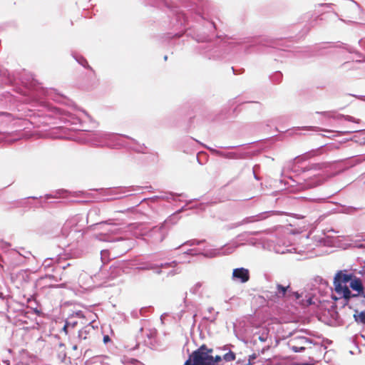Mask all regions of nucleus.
<instances>
[{
    "label": "nucleus",
    "mask_w": 365,
    "mask_h": 365,
    "mask_svg": "<svg viewBox=\"0 0 365 365\" xmlns=\"http://www.w3.org/2000/svg\"><path fill=\"white\" fill-rule=\"evenodd\" d=\"M207 312L209 313V315L205 316V319H206L210 322H214L216 320L219 312H215L214 308L211 307L207 308Z\"/></svg>",
    "instance_id": "23"
},
{
    "label": "nucleus",
    "mask_w": 365,
    "mask_h": 365,
    "mask_svg": "<svg viewBox=\"0 0 365 365\" xmlns=\"http://www.w3.org/2000/svg\"><path fill=\"white\" fill-rule=\"evenodd\" d=\"M311 344V341L303 336H297L292 337L288 342V346L291 350L295 353L304 351L307 345Z\"/></svg>",
    "instance_id": "9"
},
{
    "label": "nucleus",
    "mask_w": 365,
    "mask_h": 365,
    "mask_svg": "<svg viewBox=\"0 0 365 365\" xmlns=\"http://www.w3.org/2000/svg\"><path fill=\"white\" fill-rule=\"evenodd\" d=\"M266 296L270 300L277 302L285 297L294 299L297 301L299 300L302 294L297 292H293L290 285L283 286L280 284H277L275 291L269 292Z\"/></svg>",
    "instance_id": "8"
},
{
    "label": "nucleus",
    "mask_w": 365,
    "mask_h": 365,
    "mask_svg": "<svg viewBox=\"0 0 365 365\" xmlns=\"http://www.w3.org/2000/svg\"><path fill=\"white\" fill-rule=\"evenodd\" d=\"M7 297L6 295H5L3 292H0V299H2V300H5V299H7Z\"/></svg>",
    "instance_id": "48"
},
{
    "label": "nucleus",
    "mask_w": 365,
    "mask_h": 365,
    "mask_svg": "<svg viewBox=\"0 0 365 365\" xmlns=\"http://www.w3.org/2000/svg\"><path fill=\"white\" fill-rule=\"evenodd\" d=\"M90 140V134L88 133H81L77 137V140L81 143H88Z\"/></svg>",
    "instance_id": "27"
},
{
    "label": "nucleus",
    "mask_w": 365,
    "mask_h": 365,
    "mask_svg": "<svg viewBox=\"0 0 365 365\" xmlns=\"http://www.w3.org/2000/svg\"><path fill=\"white\" fill-rule=\"evenodd\" d=\"M222 353L220 355L215 356H220L221 360L223 359L226 362H230L235 359V354L230 350L227 346H225L220 349Z\"/></svg>",
    "instance_id": "18"
},
{
    "label": "nucleus",
    "mask_w": 365,
    "mask_h": 365,
    "mask_svg": "<svg viewBox=\"0 0 365 365\" xmlns=\"http://www.w3.org/2000/svg\"><path fill=\"white\" fill-rule=\"evenodd\" d=\"M47 262V260L44 261V264H43L45 265V267H46V266H48V265H49V264H48V262Z\"/></svg>",
    "instance_id": "62"
},
{
    "label": "nucleus",
    "mask_w": 365,
    "mask_h": 365,
    "mask_svg": "<svg viewBox=\"0 0 365 365\" xmlns=\"http://www.w3.org/2000/svg\"><path fill=\"white\" fill-rule=\"evenodd\" d=\"M282 77V73L280 72H277L276 73L274 76L272 77V81H279L280 78Z\"/></svg>",
    "instance_id": "40"
},
{
    "label": "nucleus",
    "mask_w": 365,
    "mask_h": 365,
    "mask_svg": "<svg viewBox=\"0 0 365 365\" xmlns=\"http://www.w3.org/2000/svg\"><path fill=\"white\" fill-rule=\"evenodd\" d=\"M202 282H197L195 283L190 289V292L192 294H194V295H199V296H202V292H201V289H202Z\"/></svg>",
    "instance_id": "25"
},
{
    "label": "nucleus",
    "mask_w": 365,
    "mask_h": 365,
    "mask_svg": "<svg viewBox=\"0 0 365 365\" xmlns=\"http://www.w3.org/2000/svg\"><path fill=\"white\" fill-rule=\"evenodd\" d=\"M83 194V192H70L65 189H60L55 191L53 195L52 194H46L45 195L46 199L50 198H58V197H81Z\"/></svg>",
    "instance_id": "13"
},
{
    "label": "nucleus",
    "mask_w": 365,
    "mask_h": 365,
    "mask_svg": "<svg viewBox=\"0 0 365 365\" xmlns=\"http://www.w3.org/2000/svg\"><path fill=\"white\" fill-rule=\"evenodd\" d=\"M258 339L262 342H266L268 339V331H264L258 336Z\"/></svg>",
    "instance_id": "32"
},
{
    "label": "nucleus",
    "mask_w": 365,
    "mask_h": 365,
    "mask_svg": "<svg viewBox=\"0 0 365 365\" xmlns=\"http://www.w3.org/2000/svg\"><path fill=\"white\" fill-rule=\"evenodd\" d=\"M111 241L119 242V244L117 245V247H120L122 249V250H121L122 254L127 252L134 245V243L133 241L129 240H124L122 238L112 240Z\"/></svg>",
    "instance_id": "19"
},
{
    "label": "nucleus",
    "mask_w": 365,
    "mask_h": 365,
    "mask_svg": "<svg viewBox=\"0 0 365 365\" xmlns=\"http://www.w3.org/2000/svg\"><path fill=\"white\" fill-rule=\"evenodd\" d=\"M271 212H261L256 215H252V216L245 217L242 220L233 224L232 227H240V226L245 225V224L253 223V222L263 220L266 219L267 217H268V216L269 215V213H271Z\"/></svg>",
    "instance_id": "12"
},
{
    "label": "nucleus",
    "mask_w": 365,
    "mask_h": 365,
    "mask_svg": "<svg viewBox=\"0 0 365 365\" xmlns=\"http://www.w3.org/2000/svg\"><path fill=\"white\" fill-rule=\"evenodd\" d=\"M19 203H23L21 205L22 206H25V207H27L28 206V204L26 202L24 201V202H20Z\"/></svg>",
    "instance_id": "56"
},
{
    "label": "nucleus",
    "mask_w": 365,
    "mask_h": 365,
    "mask_svg": "<svg viewBox=\"0 0 365 365\" xmlns=\"http://www.w3.org/2000/svg\"><path fill=\"white\" fill-rule=\"evenodd\" d=\"M113 269H116L118 273L120 271L124 273H129L130 269H131V264L128 262H123Z\"/></svg>",
    "instance_id": "21"
},
{
    "label": "nucleus",
    "mask_w": 365,
    "mask_h": 365,
    "mask_svg": "<svg viewBox=\"0 0 365 365\" xmlns=\"http://www.w3.org/2000/svg\"><path fill=\"white\" fill-rule=\"evenodd\" d=\"M156 334L157 331L155 329H149L146 332V334L150 339H154L156 336Z\"/></svg>",
    "instance_id": "35"
},
{
    "label": "nucleus",
    "mask_w": 365,
    "mask_h": 365,
    "mask_svg": "<svg viewBox=\"0 0 365 365\" xmlns=\"http://www.w3.org/2000/svg\"><path fill=\"white\" fill-rule=\"evenodd\" d=\"M335 292L346 301L364 294L362 279L351 274H344L339 271L334 279Z\"/></svg>",
    "instance_id": "3"
},
{
    "label": "nucleus",
    "mask_w": 365,
    "mask_h": 365,
    "mask_svg": "<svg viewBox=\"0 0 365 365\" xmlns=\"http://www.w3.org/2000/svg\"><path fill=\"white\" fill-rule=\"evenodd\" d=\"M203 242H204V240H192L187 241L182 245H187L190 246L197 245L201 244Z\"/></svg>",
    "instance_id": "31"
},
{
    "label": "nucleus",
    "mask_w": 365,
    "mask_h": 365,
    "mask_svg": "<svg viewBox=\"0 0 365 365\" xmlns=\"http://www.w3.org/2000/svg\"><path fill=\"white\" fill-rule=\"evenodd\" d=\"M1 245H0V247H2V248H6V247H8L10 246V244L8 243V242H1Z\"/></svg>",
    "instance_id": "46"
},
{
    "label": "nucleus",
    "mask_w": 365,
    "mask_h": 365,
    "mask_svg": "<svg viewBox=\"0 0 365 365\" xmlns=\"http://www.w3.org/2000/svg\"><path fill=\"white\" fill-rule=\"evenodd\" d=\"M88 351H89V349H86V351H85V354H88Z\"/></svg>",
    "instance_id": "63"
},
{
    "label": "nucleus",
    "mask_w": 365,
    "mask_h": 365,
    "mask_svg": "<svg viewBox=\"0 0 365 365\" xmlns=\"http://www.w3.org/2000/svg\"><path fill=\"white\" fill-rule=\"evenodd\" d=\"M47 262V260L44 261V264H43L45 265V267H46V266H48V265H49V264H48V262Z\"/></svg>",
    "instance_id": "61"
},
{
    "label": "nucleus",
    "mask_w": 365,
    "mask_h": 365,
    "mask_svg": "<svg viewBox=\"0 0 365 365\" xmlns=\"http://www.w3.org/2000/svg\"><path fill=\"white\" fill-rule=\"evenodd\" d=\"M212 153L217 155V156H220V157H223V158H228V159H240V158H242V155L240 154V153H235V152H222V151H220V150H216V149H214V148H207Z\"/></svg>",
    "instance_id": "15"
},
{
    "label": "nucleus",
    "mask_w": 365,
    "mask_h": 365,
    "mask_svg": "<svg viewBox=\"0 0 365 365\" xmlns=\"http://www.w3.org/2000/svg\"><path fill=\"white\" fill-rule=\"evenodd\" d=\"M72 56L83 68H89L87 60L83 56L77 53H72Z\"/></svg>",
    "instance_id": "22"
},
{
    "label": "nucleus",
    "mask_w": 365,
    "mask_h": 365,
    "mask_svg": "<svg viewBox=\"0 0 365 365\" xmlns=\"http://www.w3.org/2000/svg\"><path fill=\"white\" fill-rule=\"evenodd\" d=\"M315 185H314V184H312L311 182H307L306 186H307V187H313V186H315Z\"/></svg>",
    "instance_id": "55"
},
{
    "label": "nucleus",
    "mask_w": 365,
    "mask_h": 365,
    "mask_svg": "<svg viewBox=\"0 0 365 365\" xmlns=\"http://www.w3.org/2000/svg\"><path fill=\"white\" fill-rule=\"evenodd\" d=\"M359 274H360L359 277L362 279V283L365 284V266L359 272Z\"/></svg>",
    "instance_id": "37"
},
{
    "label": "nucleus",
    "mask_w": 365,
    "mask_h": 365,
    "mask_svg": "<svg viewBox=\"0 0 365 365\" xmlns=\"http://www.w3.org/2000/svg\"><path fill=\"white\" fill-rule=\"evenodd\" d=\"M210 24H211V25H212V26L213 28H215V24H214L213 22H211Z\"/></svg>",
    "instance_id": "64"
},
{
    "label": "nucleus",
    "mask_w": 365,
    "mask_h": 365,
    "mask_svg": "<svg viewBox=\"0 0 365 365\" xmlns=\"http://www.w3.org/2000/svg\"><path fill=\"white\" fill-rule=\"evenodd\" d=\"M287 247L288 246H285L284 245H281L279 243H277L274 246L273 250L277 254H285L291 252V249Z\"/></svg>",
    "instance_id": "24"
},
{
    "label": "nucleus",
    "mask_w": 365,
    "mask_h": 365,
    "mask_svg": "<svg viewBox=\"0 0 365 365\" xmlns=\"http://www.w3.org/2000/svg\"><path fill=\"white\" fill-rule=\"evenodd\" d=\"M28 302L32 305V303H34L36 304V301L35 300H33L31 299H28ZM31 308L33 309L34 312L38 315H39L41 314V311L39 309H38L37 307H33L32 306H31Z\"/></svg>",
    "instance_id": "34"
},
{
    "label": "nucleus",
    "mask_w": 365,
    "mask_h": 365,
    "mask_svg": "<svg viewBox=\"0 0 365 365\" xmlns=\"http://www.w3.org/2000/svg\"><path fill=\"white\" fill-rule=\"evenodd\" d=\"M187 293L185 292V297H184V303H187Z\"/></svg>",
    "instance_id": "57"
},
{
    "label": "nucleus",
    "mask_w": 365,
    "mask_h": 365,
    "mask_svg": "<svg viewBox=\"0 0 365 365\" xmlns=\"http://www.w3.org/2000/svg\"><path fill=\"white\" fill-rule=\"evenodd\" d=\"M91 279V277L89 276L87 273H82L80 274L78 282L81 288L82 289V292L83 291H90L91 289V284L90 283V280Z\"/></svg>",
    "instance_id": "17"
},
{
    "label": "nucleus",
    "mask_w": 365,
    "mask_h": 365,
    "mask_svg": "<svg viewBox=\"0 0 365 365\" xmlns=\"http://www.w3.org/2000/svg\"><path fill=\"white\" fill-rule=\"evenodd\" d=\"M88 217L76 215L63 224L61 234L57 237L58 247L63 250V253L58 255V263L62 259L78 257L84 252L90 228L86 227Z\"/></svg>",
    "instance_id": "1"
},
{
    "label": "nucleus",
    "mask_w": 365,
    "mask_h": 365,
    "mask_svg": "<svg viewBox=\"0 0 365 365\" xmlns=\"http://www.w3.org/2000/svg\"><path fill=\"white\" fill-rule=\"evenodd\" d=\"M359 43L360 44V46L364 48L365 49V39H361L359 41Z\"/></svg>",
    "instance_id": "47"
},
{
    "label": "nucleus",
    "mask_w": 365,
    "mask_h": 365,
    "mask_svg": "<svg viewBox=\"0 0 365 365\" xmlns=\"http://www.w3.org/2000/svg\"><path fill=\"white\" fill-rule=\"evenodd\" d=\"M70 265H71V264L68 263L67 264L61 265V267L62 269H66V267H67Z\"/></svg>",
    "instance_id": "53"
},
{
    "label": "nucleus",
    "mask_w": 365,
    "mask_h": 365,
    "mask_svg": "<svg viewBox=\"0 0 365 365\" xmlns=\"http://www.w3.org/2000/svg\"><path fill=\"white\" fill-rule=\"evenodd\" d=\"M77 321H76L73 317L68 318L66 320L64 327H63V330L67 333L68 327L73 328L77 324Z\"/></svg>",
    "instance_id": "26"
},
{
    "label": "nucleus",
    "mask_w": 365,
    "mask_h": 365,
    "mask_svg": "<svg viewBox=\"0 0 365 365\" xmlns=\"http://www.w3.org/2000/svg\"><path fill=\"white\" fill-rule=\"evenodd\" d=\"M120 193L123 194V196H128L131 195L130 190L126 188L122 189Z\"/></svg>",
    "instance_id": "42"
},
{
    "label": "nucleus",
    "mask_w": 365,
    "mask_h": 365,
    "mask_svg": "<svg viewBox=\"0 0 365 365\" xmlns=\"http://www.w3.org/2000/svg\"><path fill=\"white\" fill-rule=\"evenodd\" d=\"M232 279L236 282L245 283L250 279V272L244 267L234 269Z\"/></svg>",
    "instance_id": "11"
},
{
    "label": "nucleus",
    "mask_w": 365,
    "mask_h": 365,
    "mask_svg": "<svg viewBox=\"0 0 365 365\" xmlns=\"http://www.w3.org/2000/svg\"><path fill=\"white\" fill-rule=\"evenodd\" d=\"M91 338V322L78 331V339L82 346L90 345Z\"/></svg>",
    "instance_id": "10"
},
{
    "label": "nucleus",
    "mask_w": 365,
    "mask_h": 365,
    "mask_svg": "<svg viewBox=\"0 0 365 365\" xmlns=\"http://www.w3.org/2000/svg\"><path fill=\"white\" fill-rule=\"evenodd\" d=\"M197 41H208L207 39V37H202V38H197Z\"/></svg>",
    "instance_id": "49"
},
{
    "label": "nucleus",
    "mask_w": 365,
    "mask_h": 365,
    "mask_svg": "<svg viewBox=\"0 0 365 365\" xmlns=\"http://www.w3.org/2000/svg\"><path fill=\"white\" fill-rule=\"evenodd\" d=\"M94 145L107 146L113 148L128 146L139 153H144L146 149L143 144L138 143L135 140L129 136L103 131H93V146Z\"/></svg>",
    "instance_id": "2"
},
{
    "label": "nucleus",
    "mask_w": 365,
    "mask_h": 365,
    "mask_svg": "<svg viewBox=\"0 0 365 365\" xmlns=\"http://www.w3.org/2000/svg\"><path fill=\"white\" fill-rule=\"evenodd\" d=\"M21 83L25 88L33 89L36 86V81L32 75L26 81L21 75L16 76L14 73H11L7 69L0 68V86H15Z\"/></svg>",
    "instance_id": "7"
},
{
    "label": "nucleus",
    "mask_w": 365,
    "mask_h": 365,
    "mask_svg": "<svg viewBox=\"0 0 365 365\" xmlns=\"http://www.w3.org/2000/svg\"><path fill=\"white\" fill-rule=\"evenodd\" d=\"M212 352V349L202 345L189 356L184 365H215L221 361L220 356H213Z\"/></svg>",
    "instance_id": "6"
},
{
    "label": "nucleus",
    "mask_w": 365,
    "mask_h": 365,
    "mask_svg": "<svg viewBox=\"0 0 365 365\" xmlns=\"http://www.w3.org/2000/svg\"><path fill=\"white\" fill-rule=\"evenodd\" d=\"M108 253H109V252L107 250H103L101 251V259L104 263H105V261L106 260V257H108Z\"/></svg>",
    "instance_id": "38"
},
{
    "label": "nucleus",
    "mask_w": 365,
    "mask_h": 365,
    "mask_svg": "<svg viewBox=\"0 0 365 365\" xmlns=\"http://www.w3.org/2000/svg\"><path fill=\"white\" fill-rule=\"evenodd\" d=\"M259 232H243L237 236L236 240H232L230 242L226 244L219 249H213L209 250H205L202 252L197 249H190L185 252V255H188L191 256H195L198 255H203L207 257H214L220 255H225L233 253L235 250L242 245H244L245 243H239L238 241H247L249 244L254 245V242L252 240H247V236L249 235H257Z\"/></svg>",
    "instance_id": "4"
},
{
    "label": "nucleus",
    "mask_w": 365,
    "mask_h": 365,
    "mask_svg": "<svg viewBox=\"0 0 365 365\" xmlns=\"http://www.w3.org/2000/svg\"><path fill=\"white\" fill-rule=\"evenodd\" d=\"M66 357V353L65 351V345L62 343L59 344L58 358L61 361H64Z\"/></svg>",
    "instance_id": "28"
},
{
    "label": "nucleus",
    "mask_w": 365,
    "mask_h": 365,
    "mask_svg": "<svg viewBox=\"0 0 365 365\" xmlns=\"http://www.w3.org/2000/svg\"><path fill=\"white\" fill-rule=\"evenodd\" d=\"M341 118H344V120H346L347 121L354 122V123H359L358 120H356L354 117H352L351 115H339L338 117V119H340Z\"/></svg>",
    "instance_id": "33"
},
{
    "label": "nucleus",
    "mask_w": 365,
    "mask_h": 365,
    "mask_svg": "<svg viewBox=\"0 0 365 365\" xmlns=\"http://www.w3.org/2000/svg\"><path fill=\"white\" fill-rule=\"evenodd\" d=\"M177 272H175L174 270H171L169 272H168V276H173V275L175 274Z\"/></svg>",
    "instance_id": "51"
},
{
    "label": "nucleus",
    "mask_w": 365,
    "mask_h": 365,
    "mask_svg": "<svg viewBox=\"0 0 365 365\" xmlns=\"http://www.w3.org/2000/svg\"><path fill=\"white\" fill-rule=\"evenodd\" d=\"M299 303L302 304V306H309L313 304L312 298L309 297L305 301H299Z\"/></svg>",
    "instance_id": "36"
},
{
    "label": "nucleus",
    "mask_w": 365,
    "mask_h": 365,
    "mask_svg": "<svg viewBox=\"0 0 365 365\" xmlns=\"http://www.w3.org/2000/svg\"><path fill=\"white\" fill-rule=\"evenodd\" d=\"M92 328H93V329H97L96 333V336H95V339L100 341L101 340V334H102V331L98 329V325L96 324V320L93 318V326H92Z\"/></svg>",
    "instance_id": "30"
},
{
    "label": "nucleus",
    "mask_w": 365,
    "mask_h": 365,
    "mask_svg": "<svg viewBox=\"0 0 365 365\" xmlns=\"http://www.w3.org/2000/svg\"><path fill=\"white\" fill-rule=\"evenodd\" d=\"M354 319L356 322L365 324V312H361L359 314L354 315Z\"/></svg>",
    "instance_id": "29"
},
{
    "label": "nucleus",
    "mask_w": 365,
    "mask_h": 365,
    "mask_svg": "<svg viewBox=\"0 0 365 365\" xmlns=\"http://www.w3.org/2000/svg\"><path fill=\"white\" fill-rule=\"evenodd\" d=\"M255 358H256L255 354H252V355L250 356L249 361H248V362L246 364V365H252V364L251 361H252V359H255Z\"/></svg>",
    "instance_id": "43"
},
{
    "label": "nucleus",
    "mask_w": 365,
    "mask_h": 365,
    "mask_svg": "<svg viewBox=\"0 0 365 365\" xmlns=\"http://www.w3.org/2000/svg\"><path fill=\"white\" fill-rule=\"evenodd\" d=\"M110 337L108 335L106 334V335H103V341L105 344L108 343L109 341H110Z\"/></svg>",
    "instance_id": "44"
},
{
    "label": "nucleus",
    "mask_w": 365,
    "mask_h": 365,
    "mask_svg": "<svg viewBox=\"0 0 365 365\" xmlns=\"http://www.w3.org/2000/svg\"><path fill=\"white\" fill-rule=\"evenodd\" d=\"M92 197H93V199H96V200H106V199H105V198H103V197H95V195H94V194H93V193Z\"/></svg>",
    "instance_id": "50"
},
{
    "label": "nucleus",
    "mask_w": 365,
    "mask_h": 365,
    "mask_svg": "<svg viewBox=\"0 0 365 365\" xmlns=\"http://www.w3.org/2000/svg\"><path fill=\"white\" fill-rule=\"evenodd\" d=\"M76 315H77L78 317H81H81H83V312H82L81 311H79V312H76Z\"/></svg>",
    "instance_id": "52"
},
{
    "label": "nucleus",
    "mask_w": 365,
    "mask_h": 365,
    "mask_svg": "<svg viewBox=\"0 0 365 365\" xmlns=\"http://www.w3.org/2000/svg\"><path fill=\"white\" fill-rule=\"evenodd\" d=\"M105 233L98 235L97 234H95L96 239H97L99 241H110V237L108 236V233H115L117 231V228L113 225H107L105 224Z\"/></svg>",
    "instance_id": "16"
},
{
    "label": "nucleus",
    "mask_w": 365,
    "mask_h": 365,
    "mask_svg": "<svg viewBox=\"0 0 365 365\" xmlns=\"http://www.w3.org/2000/svg\"><path fill=\"white\" fill-rule=\"evenodd\" d=\"M130 230L135 238L141 239L147 244L152 245H156L163 242L168 234V230L164 225L152 228L143 225H138L132 226Z\"/></svg>",
    "instance_id": "5"
},
{
    "label": "nucleus",
    "mask_w": 365,
    "mask_h": 365,
    "mask_svg": "<svg viewBox=\"0 0 365 365\" xmlns=\"http://www.w3.org/2000/svg\"><path fill=\"white\" fill-rule=\"evenodd\" d=\"M128 363H129L130 365H143L139 361H138L136 359H130Z\"/></svg>",
    "instance_id": "41"
},
{
    "label": "nucleus",
    "mask_w": 365,
    "mask_h": 365,
    "mask_svg": "<svg viewBox=\"0 0 365 365\" xmlns=\"http://www.w3.org/2000/svg\"><path fill=\"white\" fill-rule=\"evenodd\" d=\"M30 198H32V199H38V197L31 196V197H26V199H30Z\"/></svg>",
    "instance_id": "60"
},
{
    "label": "nucleus",
    "mask_w": 365,
    "mask_h": 365,
    "mask_svg": "<svg viewBox=\"0 0 365 365\" xmlns=\"http://www.w3.org/2000/svg\"><path fill=\"white\" fill-rule=\"evenodd\" d=\"M143 309H140V310H133L131 312L130 314L132 316V317L133 318H138V316H139V314H141Z\"/></svg>",
    "instance_id": "39"
},
{
    "label": "nucleus",
    "mask_w": 365,
    "mask_h": 365,
    "mask_svg": "<svg viewBox=\"0 0 365 365\" xmlns=\"http://www.w3.org/2000/svg\"><path fill=\"white\" fill-rule=\"evenodd\" d=\"M352 2L356 5V7H358L359 9H360V6L354 1H352Z\"/></svg>",
    "instance_id": "59"
},
{
    "label": "nucleus",
    "mask_w": 365,
    "mask_h": 365,
    "mask_svg": "<svg viewBox=\"0 0 365 365\" xmlns=\"http://www.w3.org/2000/svg\"><path fill=\"white\" fill-rule=\"evenodd\" d=\"M43 93L56 101H62L65 96L53 88L43 90Z\"/></svg>",
    "instance_id": "20"
},
{
    "label": "nucleus",
    "mask_w": 365,
    "mask_h": 365,
    "mask_svg": "<svg viewBox=\"0 0 365 365\" xmlns=\"http://www.w3.org/2000/svg\"><path fill=\"white\" fill-rule=\"evenodd\" d=\"M176 264V261H173L168 263L160 264V265L154 264H147L145 266L137 267V269L143 270L152 269L154 271L155 273L160 274L162 273L163 269H167L168 267H175Z\"/></svg>",
    "instance_id": "14"
},
{
    "label": "nucleus",
    "mask_w": 365,
    "mask_h": 365,
    "mask_svg": "<svg viewBox=\"0 0 365 365\" xmlns=\"http://www.w3.org/2000/svg\"><path fill=\"white\" fill-rule=\"evenodd\" d=\"M101 224L99 223H96L95 225H93V229L96 230L97 229V227L100 225Z\"/></svg>",
    "instance_id": "54"
},
{
    "label": "nucleus",
    "mask_w": 365,
    "mask_h": 365,
    "mask_svg": "<svg viewBox=\"0 0 365 365\" xmlns=\"http://www.w3.org/2000/svg\"><path fill=\"white\" fill-rule=\"evenodd\" d=\"M315 153H316V151H312V153H309L307 155L309 157L311 155H313Z\"/></svg>",
    "instance_id": "58"
},
{
    "label": "nucleus",
    "mask_w": 365,
    "mask_h": 365,
    "mask_svg": "<svg viewBox=\"0 0 365 365\" xmlns=\"http://www.w3.org/2000/svg\"><path fill=\"white\" fill-rule=\"evenodd\" d=\"M178 17L179 19H180V18H182V19H183V22H181V23H180L181 24H186L187 18L185 16V15H184V14H180Z\"/></svg>",
    "instance_id": "45"
}]
</instances>
